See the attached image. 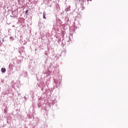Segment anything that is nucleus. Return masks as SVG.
<instances>
[{
  "label": "nucleus",
  "instance_id": "f257e3e1",
  "mask_svg": "<svg viewBox=\"0 0 128 128\" xmlns=\"http://www.w3.org/2000/svg\"><path fill=\"white\" fill-rule=\"evenodd\" d=\"M29 68L31 70L32 68V72L35 73L36 72V65L35 63H32V64L29 66Z\"/></svg>",
  "mask_w": 128,
  "mask_h": 128
},
{
  "label": "nucleus",
  "instance_id": "f03ea898",
  "mask_svg": "<svg viewBox=\"0 0 128 128\" xmlns=\"http://www.w3.org/2000/svg\"><path fill=\"white\" fill-rule=\"evenodd\" d=\"M54 82L56 84V86H58L60 84V81H56V80H54Z\"/></svg>",
  "mask_w": 128,
  "mask_h": 128
},
{
  "label": "nucleus",
  "instance_id": "7ed1b4c3",
  "mask_svg": "<svg viewBox=\"0 0 128 128\" xmlns=\"http://www.w3.org/2000/svg\"><path fill=\"white\" fill-rule=\"evenodd\" d=\"M1 72H2V73H5L6 72V69L5 68H2L1 69Z\"/></svg>",
  "mask_w": 128,
  "mask_h": 128
},
{
  "label": "nucleus",
  "instance_id": "20e7f679",
  "mask_svg": "<svg viewBox=\"0 0 128 128\" xmlns=\"http://www.w3.org/2000/svg\"><path fill=\"white\" fill-rule=\"evenodd\" d=\"M46 12L44 11V12H43V18H44V19H46Z\"/></svg>",
  "mask_w": 128,
  "mask_h": 128
},
{
  "label": "nucleus",
  "instance_id": "39448f33",
  "mask_svg": "<svg viewBox=\"0 0 128 128\" xmlns=\"http://www.w3.org/2000/svg\"><path fill=\"white\" fill-rule=\"evenodd\" d=\"M70 8L68 7L67 8H66V12H70Z\"/></svg>",
  "mask_w": 128,
  "mask_h": 128
},
{
  "label": "nucleus",
  "instance_id": "423d86ee",
  "mask_svg": "<svg viewBox=\"0 0 128 128\" xmlns=\"http://www.w3.org/2000/svg\"><path fill=\"white\" fill-rule=\"evenodd\" d=\"M28 12V10H27L25 12V13H26V14H27Z\"/></svg>",
  "mask_w": 128,
  "mask_h": 128
},
{
  "label": "nucleus",
  "instance_id": "0eeeda50",
  "mask_svg": "<svg viewBox=\"0 0 128 128\" xmlns=\"http://www.w3.org/2000/svg\"><path fill=\"white\" fill-rule=\"evenodd\" d=\"M24 99H25L26 100H27V99H26V96H24Z\"/></svg>",
  "mask_w": 128,
  "mask_h": 128
},
{
  "label": "nucleus",
  "instance_id": "6e6552de",
  "mask_svg": "<svg viewBox=\"0 0 128 128\" xmlns=\"http://www.w3.org/2000/svg\"><path fill=\"white\" fill-rule=\"evenodd\" d=\"M14 11H12V14L13 15V14H14Z\"/></svg>",
  "mask_w": 128,
  "mask_h": 128
},
{
  "label": "nucleus",
  "instance_id": "1a4fd4ad",
  "mask_svg": "<svg viewBox=\"0 0 128 128\" xmlns=\"http://www.w3.org/2000/svg\"><path fill=\"white\" fill-rule=\"evenodd\" d=\"M82 2H84V0H82Z\"/></svg>",
  "mask_w": 128,
  "mask_h": 128
},
{
  "label": "nucleus",
  "instance_id": "9d476101",
  "mask_svg": "<svg viewBox=\"0 0 128 128\" xmlns=\"http://www.w3.org/2000/svg\"><path fill=\"white\" fill-rule=\"evenodd\" d=\"M12 18H14V16H12Z\"/></svg>",
  "mask_w": 128,
  "mask_h": 128
},
{
  "label": "nucleus",
  "instance_id": "9b49d317",
  "mask_svg": "<svg viewBox=\"0 0 128 128\" xmlns=\"http://www.w3.org/2000/svg\"><path fill=\"white\" fill-rule=\"evenodd\" d=\"M4 39H2V41H4Z\"/></svg>",
  "mask_w": 128,
  "mask_h": 128
},
{
  "label": "nucleus",
  "instance_id": "f8f14e48",
  "mask_svg": "<svg viewBox=\"0 0 128 128\" xmlns=\"http://www.w3.org/2000/svg\"><path fill=\"white\" fill-rule=\"evenodd\" d=\"M10 17H12V16H10Z\"/></svg>",
  "mask_w": 128,
  "mask_h": 128
}]
</instances>
